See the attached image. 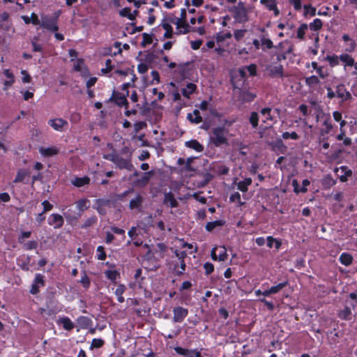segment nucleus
<instances>
[{"label": "nucleus", "mask_w": 357, "mask_h": 357, "mask_svg": "<svg viewBox=\"0 0 357 357\" xmlns=\"http://www.w3.org/2000/svg\"><path fill=\"white\" fill-rule=\"evenodd\" d=\"M245 30H243V29L236 30L234 31V37L237 40H239L245 36Z\"/></svg>", "instance_id": "64"}, {"label": "nucleus", "mask_w": 357, "mask_h": 357, "mask_svg": "<svg viewBox=\"0 0 357 357\" xmlns=\"http://www.w3.org/2000/svg\"><path fill=\"white\" fill-rule=\"evenodd\" d=\"M114 163L119 166L120 168H125L130 169L132 167V165L130 164V161L128 160H124L122 158H119L116 157V158L113 159Z\"/></svg>", "instance_id": "27"}, {"label": "nucleus", "mask_w": 357, "mask_h": 357, "mask_svg": "<svg viewBox=\"0 0 357 357\" xmlns=\"http://www.w3.org/2000/svg\"><path fill=\"white\" fill-rule=\"evenodd\" d=\"M56 324L59 326H62V328L68 331H72L75 328V324L71 321V319L68 317H59L56 320Z\"/></svg>", "instance_id": "10"}, {"label": "nucleus", "mask_w": 357, "mask_h": 357, "mask_svg": "<svg viewBox=\"0 0 357 357\" xmlns=\"http://www.w3.org/2000/svg\"><path fill=\"white\" fill-rule=\"evenodd\" d=\"M137 13V10L132 12L130 8H124L119 11V14L121 16L127 17L130 20H134Z\"/></svg>", "instance_id": "25"}, {"label": "nucleus", "mask_w": 357, "mask_h": 357, "mask_svg": "<svg viewBox=\"0 0 357 357\" xmlns=\"http://www.w3.org/2000/svg\"><path fill=\"white\" fill-rule=\"evenodd\" d=\"M153 175L152 172H148L144 173L142 177L137 181V184L139 185H146L149 179L151 178V176Z\"/></svg>", "instance_id": "35"}, {"label": "nucleus", "mask_w": 357, "mask_h": 357, "mask_svg": "<svg viewBox=\"0 0 357 357\" xmlns=\"http://www.w3.org/2000/svg\"><path fill=\"white\" fill-rule=\"evenodd\" d=\"M234 17L237 21L240 22L247 21V12L243 6H238V7L236 8Z\"/></svg>", "instance_id": "17"}, {"label": "nucleus", "mask_w": 357, "mask_h": 357, "mask_svg": "<svg viewBox=\"0 0 357 357\" xmlns=\"http://www.w3.org/2000/svg\"><path fill=\"white\" fill-rule=\"evenodd\" d=\"M326 59L331 67L337 66L340 61V56L337 55H328Z\"/></svg>", "instance_id": "34"}, {"label": "nucleus", "mask_w": 357, "mask_h": 357, "mask_svg": "<svg viewBox=\"0 0 357 357\" xmlns=\"http://www.w3.org/2000/svg\"><path fill=\"white\" fill-rule=\"evenodd\" d=\"M185 145L195 150L197 152H201L203 151L204 147L202 144H200L197 140H190L185 142Z\"/></svg>", "instance_id": "30"}, {"label": "nucleus", "mask_w": 357, "mask_h": 357, "mask_svg": "<svg viewBox=\"0 0 357 357\" xmlns=\"http://www.w3.org/2000/svg\"><path fill=\"white\" fill-rule=\"evenodd\" d=\"M271 112V110L269 108H264L261 112L260 119L263 123L266 124V128L271 127L273 124V118Z\"/></svg>", "instance_id": "13"}, {"label": "nucleus", "mask_w": 357, "mask_h": 357, "mask_svg": "<svg viewBox=\"0 0 357 357\" xmlns=\"http://www.w3.org/2000/svg\"><path fill=\"white\" fill-rule=\"evenodd\" d=\"M307 28V24H302L297 29L296 38L301 40H303Z\"/></svg>", "instance_id": "32"}, {"label": "nucleus", "mask_w": 357, "mask_h": 357, "mask_svg": "<svg viewBox=\"0 0 357 357\" xmlns=\"http://www.w3.org/2000/svg\"><path fill=\"white\" fill-rule=\"evenodd\" d=\"M260 116L256 112H252L250 117V122L254 128L257 127L258 125V121Z\"/></svg>", "instance_id": "47"}, {"label": "nucleus", "mask_w": 357, "mask_h": 357, "mask_svg": "<svg viewBox=\"0 0 357 357\" xmlns=\"http://www.w3.org/2000/svg\"><path fill=\"white\" fill-rule=\"evenodd\" d=\"M322 22L320 19L316 18L313 20L312 22L310 23L309 28L312 31H318L321 29L322 27Z\"/></svg>", "instance_id": "37"}, {"label": "nucleus", "mask_w": 357, "mask_h": 357, "mask_svg": "<svg viewBox=\"0 0 357 357\" xmlns=\"http://www.w3.org/2000/svg\"><path fill=\"white\" fill-rule=\"evenodd\" d=\"M30 176V171L28 169L21 168L19 169L17 172L15 179L13 180V183H27L26 181V178Z\"/></svg>", "instance_id": "12"}, {"label": "nucleus", "mask_w": 357, "mask_h": 357, "mask_svg": "<svg viewBox=\"0 0 357 357\" xmlns=\"http://www.w3.org/2000/svg\"><path fill=\"white\" fill-rule=\"evenodd\" d=\"M165 203L172 208L176 207L178 202L174 196L170 194H166L165 196Z\"/></svg>", "instance_id": "31"}, {"label": "nucleus", "mask_w": 357, "mask_h": 357, "mask_svg": "<svg viewBox=\"0 0 357 357\" xmlns=\"http://www.w3.org/2000/svg\"><path fill=\"white\" fill-rule=\"evenodd\" d=\"M288 284L287 281L284 282H281L278 284L277 285L272 286L270 289L271 294H275L278 293L280 290H282L284 287H286Z\"/></svg>", "instance_id": "39"}, {"label": "nucleus", "mask_w": 357, "mask_h": 357, "mask_svg": "<svg viewBox=\"0 0 357 357\" xmlns=\"http://www.w3.org/2000/svg\"><path fill=\"white\" fill-rule=\"evenodd\" d=\"M176 255L178 258V263L174 265V270L177 275H181L183 273L185 269V263L184 261V259L186 257L185 252H176Z\"/></svg>", "instance_id": "7"}, {"label": "nucleus", "mask_w": 357, "mask_h": 357, "mask_svg": "<svg viewBox=\"0 0 357 357\" xmlns=\"http://www.w3.org/2000/svg\"><path fill=\"white\" fill-rule=\"evenodd\" d=\"M70 182L74 186L80 188L89 183V177L87 176L75 177L70 180Z\"/></svg>", "instance_id": "22"}, {"label": "nucleus", "mask_w": 357, "mask_h": 357, "mask_svg": "<svg viewBox=\"0 0 357 357\" xmlns=\"http://www.w3.org/2000/svg\"><path fill=\"white\" fill-rule=\"evenodd\" d=\"M351 310L347 307L342 311L340 312V317L342 319H349V317L351 315Z\"/></svg>", "instance_id": "55"}, {"label": "nucleus", "mask_w": 357, "mask_h": 357, "mask_svg": "<svg viewBox=\"0 0 357 357\" xmlns=\"http://www.w3.org/2000/svg\"><path fill=\"white\" fill-rule=\"evenodd\" d=\"M10 200V196L8 192L0 193V203L1 202H8Z\"/></svg>", "instance_id": "62"}, {"label": "nucleus", "mask_w": 357, "mask_h": 357, "mask_svg": "<svg viewBox=\"0 0 357 357\" xmlns=\"http://www.w3.org/2000/svg\"><path fill=\"white\" fill-rule=\"evenodd\" d=\"M87 202L86 199H81L75 203V208L77 210L76 213L78 217H80L82 213L88 208Z\"/></svg>", "instance_id": "21"}, {"label": "nucleus", "mask_w": 357, "mask_h": 357, "mask_svg": "<svg viewBox=\"0 0 357 357\" xmlns=\"http://www.w3.org/2000/svg\"><path fill=\"white\" fill-rule=\"evenodd\" d=\"M31 232L28 231H22L21 234L18 236L17 241L20 244H22L24 242L25 238H28L31 236Z\"/></svg>", "instance_id": "48"}, {"label": "nucleus", "mask_w": 357, "mask_h": 357, "mask_svg": "<svg viewBox=\"0 0 357 357\" xmlns=\"http://www.w3.org/2000/svg\"><path fill=\"white\" fill-rule=\"evenodd\" d=\"M222 225H223V222L221 220H215V221H213V222H209L206 224V229L207 231H211L215 227L222 226Z\"/></svg>", "instance_id": "40"}, {"label": "nucleus", "mask_w": 357, "mask_h": 357, "mask_svg": "<svg viewBox=\"0 0 357 357\" xmlns=\"http://www.w3.org/2000/svg\"><path fill=\"white\" fill-rule=\"evenodd\" d=\"M319 80L318 77L315 75H312L310 77H308L305 79L306 84L310 86H312L317 84L319 83Z\"/></svg>", "instance_id": "45"}, {"label": "nucleus", "mask_w": 357, "mask_h": 357, "mask_svg": "<svg viewBox=\"0 0 357 357\" xmlns=\"http://www.w3.org/2000/svg\"><path fill=\"white\" fill-rule=\"evenodd\" d=\"M48 224L53 226L55 229L61 228L64 223L62 215L58 213L51 214L47 219Z\"/></svg>", "instance_id": "8"}, {"label": "nucleus", "mask_w": 357, "mask_h": 357, "mask_svg": "<svg viewBox=\"0 0 357 357\" xmlns=\"http://www.w3.org/2000/svg\"><path fill=\"white\" fill-rule=\"evenodd\" d=\"M73 66V70L80 72L84 65V61L82 59H76Z\"/></svg>", "instance_id": "43"}, {"label": "nucleus", "mask_w": 357, "mask_h": 357, "mask_svg": "<svg viewBox=\"0 0 357 357\" xmlns=\"http://www.w3.org/2000/svg\"><path fill=\"white\" fill-rule=\"evenodd\" d=\"M58 19L59 15L42 17L40 26L51 32H56L59 30Z\"/></svg>", "instance_id": "5"}, {"label": "nucleus", "mask_w": 357, "mask_h": 357, "mask_svg": "<svg viewBox=\"0 0 357 357\" xmlns=\"http://www.w3.org/2000/svg\"><path fill=\"white\" fill-rule=\"evenodd\" d=\"M271 72L273 75L281 76L282 74V67L280 65L274 66L271 69Z\"/></svg>", "instance_id": "58"}, {"label": "nucleus", "mask_w": 357, "mask_h": 357, "mask_svg": "<svg viewBox=\"0 0 357 357\" xmlns=\"http://www.w3.org/2000/svg\"><path fill=\"white\" fill-rule=\"evenodd\" d=\"M21 74L23 75L22 78L23 83H29L31 81V77L26 70H22Z\"/></svg>", "instance_id": "52"}, {"label": "nucleus", "mask_w": 357, "mask_h": 357, "mask_svg": "<svg viewBox=\"0 0 357 357\" xmlns=\"http://www.w3.org/2000/svg\"><path fill=\"white\" fill-rule=\"evenodd\" d=\"M231 38V34L230 33H219L216 36V41L219 47L216 49V51L220 52L223 50L221 48L222 46L228 45L229 43L227 42Z\"/></svg>", "instance_id": "9"}, {"label": "nucleus", "mask_w": 357, "mask_h": 357, "mask_svg": "<svg viewBox=\"0 0 357 357\" xmlns=\"http://www.w3.org/2000/svg\"><path fill=\"white\" fill-rule=\"evenodd\" d=\"M261 45L264 47L270 49L273 47V43L270 39L262 38L261 39Z\"/></svg>", "instance_id": "61"}, {"label": "nucleus", "mask_w": 357, "mask_h": 357, "mask_svg": "<svg viewBox=\"0 0 357 357\" xmlns=\"http://www.w3.org/2000/svg\"><path fill=\"white\" fill-rule=\"evenodd\" d=\"M197 90V86L195 84L190 82L188 83L185 86L182 88L181 93L183 97L190 98V96L193 94Z\"/></svg>", "instance_id": "19"}, {"label": "nucleus", "mask_w": 357, "mask_h": 357, "mask_svg": "<svg viewBox=\"0 0 357 357\" xmlns=\"http://www.w3.org/2000/svg\"><path fill=\"white\" fill-rule=\"evenodd\" d=\"M188 314V310L182 307H177L174 309V321L181 322Z\"/></svg>", "instance_id": "14"}, {"label": "nucleus", "mask_w": 357, "mask_h": 357, "mask_svg": "<svg viewBox=\"0 0 357 357\" xmlns=\"http://www.w3.org/2000/svg\"><path fill=\"white\" fill-rule=\"evenodd\" d=\"M229 199L231 202H236L241 206L244 204V203L241 202V195L237 192L231 194L229 197Z\"/></svg>", "instance_id": "46"}, {"label": "nucleus", "mask_w": 357, "mask_h": 357, "mask_svg": "<svg viewBox=\"0 0 357 357\" xmlns=\"http://www.w3.org/2000/svg\"><path fill=\"white\" fill-rule=\"evenodd\" d=\"M340 61L344 63V69L346 70L347 67L353 66L354 64V58L348 54H342L340 55Z\"/></svg>", "instance_id": "24"}, {"label": "nucleus", "mask_w": 357, "mask_h": 357, "mask_svg": "<svg viewBox=\"0 0 357 357\" xmlns=\"http://www.w3.org/2000/svg\"><path fill=\"white\" fill-rule=\"evenodd\" d=\"M211 255L214 261H224L227 258V249L225 246H215L212 249Z\"/></svg>", "instance_id": "6"}, {"label": "nucleus", "mask_w": 357, "mask_h": 357, "mask_svg": "<svg viewBox=\"0 0 357 357\" xmlns=\"http://www.w3.org/2000/svg\"><path fill=\"white\" fill-rule=\"evenodd\" d=\"M142 202V198L139 196H137L135 199H132L130 202V206L131 208H137Z\"/></svg>", "instance_id": "51"}, {"label": "nucleus", "mask_w": 357, "mask_h": 357, "mask_svg": "<svg viewBox=\"0 0 357 357\" xmlns=\"http://www.w3.org/2000/svg\"><path fill=\"white\" fill-rule=\"evenodd\" d=\"M304 15L305 16H314L316 15V8L310 5L304 6Z\"/></svg>", "instance_id": "42"}, {"label": "nucleus", "mask_w": 357, "mask_h": 357, "mask_svg": "<svg viewBox=\"0 0 357 357\" xmlns=\"http://www.w3.org/2000/svg\"><path fill=\"white\" fill-rule=\"evenodd\" d=\"M227 132L222 128H215L210 137L211 143L216 146L227 144Z\"/></svg>", "instance_id": "3"}, {"label": "nucleus", "mask_w": 357, "mask_h": 357, "mask_svg": "<svg viewBox=\"0 0 357 357\" xmlns=\"http://www.w3.org/2000/svg\"><path fill=\"white\" fill-rule=\"evenodd\" d=\"M59 149L56 146H51L47 148H40V153L45 157H52L58 154Z\"/></svg>", "instance_id": "23"}, {"label": "nucleus", "mask_w": 357, "mask_h": 357, "mask_svg": "<svg viewBox=\"0 0 357 357\" xmlns=\"http://www.w3.org/2000/svg\"><path fill=\"white\" fill-rule=\"evenodd\" d=\"M256 66L254 64L242 68L233 73L231 80L233 81V79L235 78L238 82H242L244 80V83H245V77L247 73H248L251 76L255 75L256 73Z\"/></svg>", "instance_id": "4"}, {"label": "nucleus", "mask_w": 357, "mask_h": 357, "mask_svg": "<svg viewBox=\"0 0 357 357\" xmlns=\"http://www.w3.org/2000/svg\"><path fill=\"white\" fill-rule=\"evenodd\" d=\"M303 187L301 188H299V183L296 180L292 181V186L294 187V190L296 193L298 192H306L307 189V187L310 184V182L307 179H305L303 181Z\"/></svg>", "instance_id": "20"}, {"label": "nucleus", "mask_w": 357, "mask_h": 357, "mask_svg": "<svg viewBox=\"0 0 357 357\" xmlns=\"http://www.w3.org/2000/svg\"><path fill=\"white\" fill-rule=\"evenodd\" d=\"M267 241V245L268 248L275 247L277 250H278L281 245L280 241L275 238H273L272 236H268Z\"/></svg>", "instance_id": "38"}, {"label": "nucleus", "mask_w": 357, "mask_h": 357, "mask_svg": "<svg viewBox=\"0 0 357 357\" xmlns=\"http://www.w3.org/2000/svg\"><path fill=\"white\" fill-rule=\"evenodd\" d=\"M96 252V258L98 259L104 260L106 258V253L103 246H98Z\"/></svg>", "instance_id": "44"}, {"label": "nucleus", "mask_w": 357, "mask_h": 357, "mask_svg": "<svg viewBox=\"0 0 357 357\" xmlns=\"http://www.w3.org/2000/svg\"><path fill=\"white\" fill-rule=\"evenodd\" d=\"M103 343L101 339H93L91 343V348H99L103 345Z\"/></svg>", "instance_id": "56"}, {"label": "nucleus", "mask_w": 357, "mask_h": 357, "mask_svg": "<svg viewBox=\"0 0 357 357\" xmlns=\"http://www.w3.org/2000/svg\"><path fill=\"white\" fill-rule=\"evenodd\" d=\"M149 65L146 63H140L137 66V70L140 74H144L148 71Z\"/></svg>", "instance_id": "49"}, {"label": "nucleus", "mask_w": 357, "mask_h": 357, "mask_svg": "<svg viewBox=\"0 0 357 357\" xmlns=\"http://www.w3.org/2000/svg\"><path fill=\"white\" fill-rule=\"evenodd\" d=\"M336 97L344 101L351 99V95L346 90L344 85H339L336 88Z\"/></svg>", "instance_id": "15"}, {"label": "nucleus", "mask_w": 357, "mask_h": 357, "mask_svg": "<svg viewBox=\"0 0 357 357\" xmlns=\"http://www.w3.org/2000/svg\"><path fill=\"white\" fill-rule=\"evenodd\" d=\"M34 284H37V285L40 284L41 286H44V276L40 273L36 274L34 279Z\"/></svg>", "instance_id": "54"}, {"label": "nucleus", "mask_w": 357, "mask_h": 357, "mask_svg": "<svg viewBox=\"0 0 357 357\" xmlns=\"http://www.w3.org/2000/svg\"><path fill=\"white\" fill-rule=\"evenodd\" d=\"M188 119L195 123H199L202 121V116L199 115V112L197 109H195L191 114H188Z\"/></svg>", "instance_id": "29"}, {"label": "nucleus", "mask_w": 357, "mask_h": 357, "mask_svg": "<svg viewBox=\"0 0 357 357\" xmlns=\"http://www.w3.org/2000/svg\"><path fill=\"white\" fill-rule=\"evenodd\" d=\"M173 24L176 25V33L178 34L185 33L188 31V26L183 19L174 17L173 15H168L162 19L160 24V27L165 31L164 33V38H170L172 37Z\"/></svg>", "instance_id": "1"}, {"label": "nucleus", "mask_w": 357, "mask_h": 357, "mask_svg": "<svg viewBox=\"0 0 357 357\" xmlns=\"http://www.w3.org/2000/svg\"><path fill=\"white\" fill-rule=\"evenodd\" d=\"M81 119V115L80 114L77 112H73L70 114V120L73 123H78Z\"/></svg>", "instance_id": "59"}, {"label": "nucleus", "mask_w": 357, "mask_h": 357, "mask_svg": "<svg viewBox=\"0 0 357 357\" xmlns=\"http://www.w3.org/2000/svg\"><path fill=\"white\" fill-rule=\"evenodd\" d=\"M23 248L26 250H32L36 249L38 247V243L36 241H30L26 243H22Z\"/></svg>", "instance_id": "41"}, {"label": "nucleus", "mask_w": 357, "mask_h": 357, "mask_svg": "<svg viewBox=\"0 0 357 357\" xmlns=\"http://www.w3.org/2000/svg\"><path fill=\"white\" fill-rule=\"evenodd\" d=\"M42 205L43 206V212L45 213L47 211H51L53 208V205L52 204H50V202L47 200H44L42 202Z\"/></svg>", "instance_id": "57"}, {"label": "nucleus", "mask_w": 357, "mask_h": 357, "mask_svg": "<svg viewBox=\"0 0 357 357\" xmlns=\"http://www.w3.org/2000/svg\"><path fill=\"white\" fill-rule=\"evenodd\" d=\"M204 268L205 272L207 275L211 273L214 270L213 265L209 262L205 263L204 265Z\"/></svg>", "instance_id": "63"}, {"label": "nucleus", "mask_w": 357, "mask_h": 357, "mask_svg": "<svg viewBox=\"0 0 357 357\" xmlns=\"http://www.w3.org/2000/svg\"><path fill=\"white\" fill-rule=\"evenodd\" d=\"M232 84L234 87V95L237 96L242 102H250L255 99L254 93L243 89L245 85L244 80L238 82L234 78Z\"/></svg>", "instance_id": "2"}, {"label": "nucleus", "mask_w": 357, "mask_h": 357, "mask_svg": "<svg viewBox=\"0 0 357 357\" xmlns=\"http://www.w3.org/2000/svg\"><path fill=\"white\" fill-rule=\"evenodd\" d=\"M126 287L123 284H119L117 286L115 290V294L117 296V300L120 303H123L124 301V298L123 297V294L124 293Z\"/></svg>", "instance_id": "33"}, {"label": "nucleus", "mask_w": 357, "mask_h": 357, "mask_svg": "<svg viewBox=\"0 0 357 357\" xmlns=\"http://www.w3.org/2000/svg\"><path fill=\"white\" fill-rule=\"evenodd\" d=\"M105 275L111 281H116L119 277V273L114 269H110L105 271Z\"/></svg>", "instance_id": "36"}, {"label": "nucleus", "mask_w": 357, "mask_h": 357, "mask_svg": "<svg viewBox=\"0 0 357 357\" xmlns=\"http://www.w3.org/2000/svg\"><path fill=\"white\" fill-rule=\"evenodd\" d=\"M252 183V179L250 178H245L243 181L237 183V188L243 192L248 191V186Z\"/></svg>", "instance_id": "26"}, {"label": "nucleus", "mask_w": 357, "mask_h": 357, "mask_svg": "<svg viewBox=\"0 0 357 357\" xmlns=\"http://www.w3.org/2000/svg\"><path fill=\"white\" fill-rule=\"evenodd\" d=\"M282 137L284 139H287L289 138H291L292 139H297L298 138V135L295 132H285L282 134Z\"/></svg>", "instance_id": "53"}, {"label": "nucleus", "mask_w": 357, "mask_h": 357, "mask_svg": "<svg viewBox=\"0 0 357 357\" xmlns=\"http://www.w3.org/2000/svg\"><path fill=\"white\" fill-rule=\"evenodd\" d=\"M151 77L152 79L150 82L151 84H157L160 82V75L157 71L153 70L151 72Z\"/></svg>", "instance_id": "50"}, {"label": "nucleus", "mask_w": 357, "mask_h": 357, "mask_svg": "<svg viewBox=\"0 0 357 357\" xmlns=\"http://www.w3.org/2000/svg\"><path fill=\"white\" fill-rule=\"evenodd\" d=\"M48 125L56 131H62L65 126H68V123L67 121L63 119H50L48 121Z\"/></svg>", "instance_id": "11"}, {"label": "nucleus", "mask_w": 357, "mask_h": 357, "mask_svg": "<svg viewBox=\"0 0 357 357\" xmlns=\"http://www.w3.org/2000/svg\"><path fill=\"white\" fill-rule=\"evenodd\" d=\"M260 3L269 10H273L275 16L279 15L280 11L277 8L276 0H260Z\"/></svg>", "instance_id": "18"}, {"label": "nucleus", "mask_w": 357, "mask_h": 357, "mask_svg": "<svg viewBox=\"0 0 357 357\" xmlns=\"http://www.w3.org/2000/svg\"><path fill=\"white\" fill-rule=\"evenodd\" d=\"M30 19H31V23H32L33 24L40 25L41 21L39 20L38 15L36 13H32L31 14Z\"/></svg>", "instance_id": "60"}, {"label": "nucleus", "mask_w": 357, "mask_h": 357, "mask_svg": "<svg viewBox=\"0 0 357 357\" xmlns=\"http://www.w3.org/2000/svg\"><path fill=\"white\" fill-rule=\"evenodd\" d=\"M339 260L342 264L348 266L351 264L353 261V257L350 254L343 252L340 255Z\"/></svg>", "instance_id": "28"}, {"label": "nucleus", "mask_w": 357, "mask_h": 357, "mask_svg": "<svg viewBox=\"0 0 357 357\" xmlns=\"http://www.w3.org/2000/svg\"><path fill=\"white\" fill-rule=\"evenodd\" d=\"M175 351L183 357H198L199 351L196 350H190L186 349L180 347H176L174 348Z\"/></svg>", "instance_id": "16"}]
</instances>
